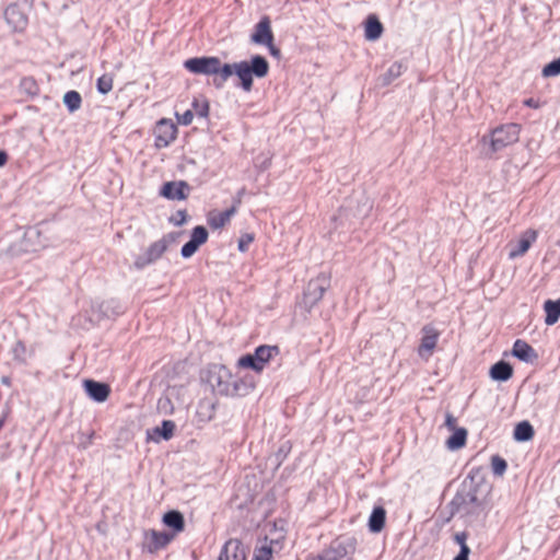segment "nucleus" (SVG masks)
Wrapping results in <instances>:
<instances>
[{"mask_svg": "<svg viewBox=\"0 0 560 560\" xmlns=\"http://www.w3.org/2000/svg\"><path fill=\"white\" fill-rule=\"evenodd\" d=\"M355 546L357 541L352 536L340 535L318 553L310 556L307 560H353Z\"/></svg>", "mask_w": 560, "mask_h": 560, "instance_id": "obj_3", "label": "nucleus"}, {"mask_svg": "<svg viewBox=\"0 0 560 560\" xmlns=\"http://www.w3.org/2000/svg\"><path fill=\"white\" fill-rule=\"evenodd\" d=\"M218 560H246L245 547L238 539H230L223 546Z\"/></svg>", "mask_w": 560, "mask_h": 560, "instance_id": "obj_16", "label": "nucleus"}, {"mask_svg": "<svg viewBox=\"0 0 560 560\" xmlns=\"http://www.w3.org/2000/svg\"><path fill=\"white\" fill-rule=\"evenodd\" d=\"M537 232L534 230L525 231L521 238L516 242V244L511 248L509 253V257L511 259L523 256L530 247V245L536 241Z\"/></svg>", "mask_w": 560, "mask_h": 560, "instance_id": "obj_19", "label": "nucleus"}, {"mask_svg": "<svg viewBox=\"0 0 560 560\" xmlns=\"http://www.w3.org/2000/svg\"><path fill=\"white\" fill-rule=\"evenodd\" d=\"M534 436V429L528 421H522L514 429V439L518 442L529 441Z\"/></svg>", "mask_w": 560, "mask_h": 560, "instance_id": "obj_29", "label": "nucleus"}, {"mask_svg": "<svg viewBox=\"0 0 560 560\" xmlns=\"http://www.w3.org/2000/svg\"><path fill=\"white\" fill-rule=\"evenodd\" d=\"M176 424L172 420H164L161 427H155L152 430V433L149 432V438L155 442H159L160 439L168 441L173 438Z\"/></svg>", "mask_w": 560, "mask_h": 560, "instance_id": "obj_21", "label": "nucleus"}, {"mask_svg": "<svg viewBox=\"0 0 560 560\" xmlns=\"http://www.w3.org/2000/svg\"><path fill=\"white\" fill-rule=\"evenodd\" d=\"M13 352L15 359L20 360L21 362L25 361V358L23 357V354L25 353V346L23 345V342L18 341L13 348Z\"/></svg>", "mask_w": 560, "mask_h": 560, "instance_id": "obj_43", "label": "nucleus"}, {"mask_svg": "<svg viewBox=\"0 0 560 560\" xmlns=\"http://www.w3.org/2000/svg\"><path fill=\"white\" fill-rule=\"evenodd\" d=\"M271 537L266 536L264 540L255 547L252 560H271L273 553H279L282 549L284 538L283 527H272Z\"/></svg>", "mask_w": 560, "mask_h": 560, "instance_id": "obj_8", "label": "nucleus"}, {"mask_svg": "<svg viewBox=\"0 0 560 560\" xmlns=\"http://www.w3.org/2000/svg\"><path fill=\"white\" fill-rule=\"evenodd\" d=\"M206 381L217 394L223 396L237 394V385L233 382L232 373L222 364L210 365L207 370Z\"/></svg>", "mask_w": 560, "mask_h": 560, "instance_id": "obj_4", "label": "nucleus"}, {"mask_svg": "<svg viewBox=\"0 0 560 560\" xmlns=\"http://www.w3.org/2000/svg\"><path fill=\"white\" fill-rule=\"evenodd\" d=\"M372 533H380L384 527H369Z\"/></svg>", "mask_w": 560, "mask_h": 560, "instance_id": "obj_50", "label": "nucleus"}, {"mask_svg": "<svg viewBox=\"0 0 560 560\" xmlns=\"http://www.w3.org/2000/svg\"><path fill=\"white\" fill-rule=\"evenodd\" d=\"M4 19L14 31H23L27 25V16L18 4H10L7 7L4 11Z\"/></svg>", "mask_w": 560, "mask_h": 560, "instance_id": "obj_17", "label": "nucleus"}, {"mask_svg": "<svg viewBox=\"0 0 560 560\" xmlns=\"http://www.w3.org/2000/svg\"><path fill=\"white\" fill-rule=\"evenodd\" d=\"M385 520H386V512H385L384 508L376 506V508H374V510L369 518L368 525H370V526L385 525Z\"/></svg>", "mask_w": 560, "mask_h": 560, "instance_id": "obj_34", "label": "nucleus"}, {"mask_svg": "<svg viewBox=\"0 0 560 560\" xmlns=\"http://www.w3.org/2000/svg\"><path fill=\"white\" fill-rule=\"evenodd\" d=\"M512 353L514 357L526 363H533L538 358L535 349L521 339H517L514 342Z\"/></svg>", "mask_w": 560, "mask_h": 560, "instance_id": "obj_20", "label": "nucleus"}, {"mask_svg": "<svg viewBox=\"0 0 560 560\" xmlns=\"http://www.w3.org/2000/svg\"><path fill=\"white\" fill-rule=\"evenodd\" d=\"M544 311L546 313L545 324L548 326L555 325L560 318V298L558 300H546Z\"/></svg>", "mask_w": 560, "mask_h": 560, "instance_id": "obj_23", "label": "nucleus"}, {"mask_svg": "<svg viewBox=\"0 0 560 560\" xmlns=\"http://www.w3.org/2000/svg\"><path fill=\"white\" fill-rule=\"evenodd\" d=\"M162 521L164 525H184V516L176 510L165 513Z\"/></svg>", "mask_w": 560, "mask_h": 560, "instance_id": "obj_36", "label": "nucleus"}, {"mask_svg": "<svg viewBox=\"0 0 560 560\" xmlns=\"http://www.w3.org/2000/svg\"><path fill=\"white\" fill-rule=\"evenodd\" d=\"M479 502V495L477 489H475V478L469 477L463 482L462 489L457 492L452 501V505L456 508L457 512H467V505L477 504Z\"/></svg>", "mask_w": 560, "mask_h": 560, "instance_id": "obj_9", "label": "nucleus"}, {"mask_svg": "<svg viewBox=\"0 0 560 560\" xmlns=\"http://www.w3.org/2000/svg\"><path fill=\"white\" fill-rule=\"evenodd\" d=\"M177 120L180 125L188 126L191 124L194 119V113L190 109H187L184 114H176Z\"/></svg>", "mask_w": 560, "mask_h": 560, "instance_id": "obj_42", "label": "nucleus"}, {"mask_svg": "<svg viewBox=\"0 0 560 560\" xmlns=\"http://www.w3.org/2000/svg\"><path fill=\"white\" fill-rule=\"evenodd\" d=\"M178 214L182 217L180 220L176 221L175 224L176 225H182L184 222H185V213L183 211H179Z\"/></svg>", "mask_w": 560, "mask_h": 560, "instance_id": "obj_49", "label": "nucleus"}, {"mask_svg": "<svg viewBox=\"0 0 560 560\" xmlns=\"http://www.w3.org/2000/svg\"><path fill=\"white\" fill-rule=\"evenodd\" d=\"M521 127L517 124H505L494 128L490 135L483 136L480 140L487 147L486 154H493L502 149L514 144L520 139Z\"/></svg>", "mask_w": 560, "mask_h": 560, "instance_id": "obj_1", "label": "nucleus"}, {"mask_svg": "<svg viewBox=\"0 0 560 560\" xmlns=\"http://www.w3.org/2000/svg\"><path fill=\"white\" fill-rule=\"evenodd\" d=\"M267 46H268L269 51H270L271 55H273V56H279L280 55V50H279V48L275 47L273 42L270 45H267Z\"/></svg>", "mask_w": 560, "mask_h": 560, "instance_id": "obj_47", "label": "nucleus"}, {"mask_svg": "<svg viewBox=\"0 0 560 560\" xmlns=\"http://www.w3.org/2000/svg\"><path fill=\"white\" fill-rule=\"evenodd\" d=\"M491 468L493 475L501 477L504 475L508 468L506 460L499 455H494L491 458Z\"/></svg>", "mask_w": 560, "mask_h": 560, "instance_id": "obj_35", "label": "nucleus"}, {"mask_svg": "<svg viewBox=\"0 0 560 560\" xmlns=\"http://www.w3.org/2000/svg\"><path fill=\"white\" fill-rule=\"evenodd\" d=\"M2 383H3V384H9V380H8V377H3V378H2Z\"/></svg>", "mask_w": 560, "mask_h": 560, "instance_id": "obj_52", "label": "nucleus"}, {"mask_svg": "<svg viewBox=\"0 0 560 560\" xmlns=\"http://www.w3.org/2000/svg\"><path fill=\"white\" fill-rule=\"evenodd\" d=\"M235 212V207H231L222 212H211L208 217V224L214 230L221 229L230 222Z\"/></svg>", "mask_w": 560, "mask_h": 560, "instance_id": "obj_22", "label": "nucleus"}, {"mask_svg": "<svg viewBox=\"0 0 560 560\" xmlns=\"http://www.w3.org/2000/svg\"><path fill=\"white\" fill-rule=\"evenodd\" d=\"M8 154L4 151L0 150V167L7 163Z\"/></svg>", "mask_w": 560, "mask_h": 560, "instance_id": "obj_48", "label": "nucleus"}, {"mask_svg": "<svg viewBox=\"0 0 560 560\" xmlns=\"http://www.w3.org/2000/svg\"><path fill=\"white\" fill-rule=\"evenodd\" d=\"M250 39L253 43L259 45H270L273 42L269 16L261 18L256 24L255 32L252 34Z\"/></svg>", "mask_w": 560, "mask_h": 560, "instance_id": "obj_14", "label": "nucleus"}, {"mask_svg": "<svg viewBox=\"0 0 560 560\" xmlns=\"http://www.w3.org/2000/svg\"><path fill=\"white\" fill-rule=\"evenodd\" d=\"M513 375V369L510 363L499 361L490 369V376L494 381L505 382Z\"/></svg>", "mask_w": 560, "mask_h": 560, "instance_id": "obj_24", "label": "nucleus"}, {"mask_svg": "<svg viewBox=\"0 0 560 560\" xmlns=\"http://www.w3.org/2000/svg\"><path fill=\"white\" fill-rule=\"evenodd\" d=\"M453 540L460 547L459 553L453 560H468L470 549L467 546L468 533L466 530L454 533Z\"/></svg>", "mask_w": 560, "mask_h": 560, "instance_id": "obj_27", "label": "nucleus"}, {"mask_svg": "<svg viewBox=\"0 0 560 560\" xmlns=\"http://www.w3.org/2000/svg\"><path fill=\"white\" fill-rule=\"evenodd\" d=\"M467 440V430L465 428H458L454 430V433L446 440V446L448 450L455 451L465 446Z\"/></svg>", "mask_w": 560, "mask_h": 560, "instance_id": "obj_28", "label": "nucleus"}, {"mask_svg": "<svg viewBox=\"0 0 560 560\" xmlns=\"http://www.w3.org/2000/svg\"><path fill=\"white\" fill-rule=\"evenodd\" d=\"M524 105L530 108H538L539 103L534 98H527L524 101Z\"/></svg>", "mask_w": 560, "mask_h": 560, "instance_id": "obj_46", "label": "nucleus"}, {"mask_svg": "<svg viewBox=\"0 0 560 560\" xmlns=\"http://www.w3.org/2000/svg\"><path fill=\"white\" fill-rule=\"evenodd\" d=\"M330 287V276L322 272L316 278L311 279L303 292L301 306L310 312L323 299L325 292Z\"/></svg>", "mask_w": 560, "mask_h": 560, "instance_id": "obj_6", "label": "nucleus"}, {"mask_svg": "<svg viewBox=\"0 0 560 560\" xmlns=\"http://www.w3.org/2000/svg\"><path fill=\"white\" fill-rule=\"evenodd\" d=\"M177 135V127L171 120L163 118L161 119L155 128V140L158 147H167L172 141L175 140Z\"/></svg>", "mask_w": 560, "mask_h": 560, "instance_id": "obj_12", "label": "nucleus"}, {"mask_svg": "<svg viewBox=\"0 0 560 560\" xmlns=\"http://www.w3.org/2000/svg\"><path fill=\"white\" fill-rule=\"evenodd\" d=\"M456 418L451 413V412H447L445 415V427L451 430V431H454L456 430Z\"/></svg>", "mask_w": 560, "mask_h": 560, "instance_id": "obj_44", "label": "nucleus"}, {"mask_svg": "<svg viewBox=\"0 0 560 560\" xmlns=\"http://www.w3.org/2000/svg\"><path fill=\"white\" fill-rule=\"evenodd\" d=\"M254 241V235L250 233L243 234L238 240V249L240 252H246L248 249L249 244Z\"/></svg>", "mask_w": 560, "mask_h": 560, "instance_id": "obj_40", "label": "nucleus"}, {"mask_svg": "<svg viewBox=\"0 0 560 560\" xmlns=\"http://www.w3.org/2000/svg\"><path fill=\"white\" fill-rule=\"evenodd\" d=\"M383 33V25L375 15H370L365 22V38L376 40Z\"/></svg>", "mask_w": 560, "mask_h": 560, "instance_id": "obj_25", "label": "nucleus"}, {"mask_svg": "<svg viewBox=\"0 0 560 560\" xmlns=\"http://www.w3.org/2000/svg\"><path fill=\"white\" fill-rule=\"evenodd\" d=\"M63 104L67 106L70 113H74L81 107L82 97L80 93L74 90L68 91L63 95Z\"/></svg>", "mask_w": 560, "mask_h": 560, "instance_id": "obj_32", "label": "nucleus"}, {"mask_svg": "<svg viewBox=\"0 0 560 560\" xmlns=\"http://www.w3.org/2000/svg\"><path fill=\"white\" fill-rule=\"evenodd\" d=\"M237 365L243 369H250L257 373L265 369V365L256 359V351L253 354H246L238 359Z\"/></svg>", "mask_w": 560, "mask_h": 560, "instance_id": "obj_31", "label": "nucleus"}, {"mask_svg": "<svg viewBox=\"0 0 560 560\" xmlns=\"http://www.w3.org/2000/svg\"><path fill=\"white\" fill-rule=\"evenodd\" d=\"M192 107L199 117H207L209 114V103L206 98H195Z\"/></svg>", "mask_w": 560, "mask_h": 560, "instance_id": "obj_39", "label": "nucleus"}, {"mask_svg": "<svg viewBox=\"0 0 560 560\" xmlns=\"http://www.w3.org/2000/svg\"><path fill=\"white\" fill-rule=\"evenodd\" d=\"M25 236V240H34V238H39L40 236V231L37 229V228H28L24 234Z\"/></svg>", "mask_w": 560, "mask_h": 560, "instance_id": "obj_45", "label": "nucleus"}, {"mask_svg": "<svg viewBox=\"0 0 560 560\" xmlns=\"http://www.w3.org/2000/svg\"><path fill=\"white\" fill-rule=\"evenodd\" d=\"M176 233H168L165 234L161 240L152 243L143 254L136 257L133 262L135 268L140 270L155 262L167 250L168 246L176 242Z\"/></svg>", "mask_w": 560, "mask_h": 560, "instance_id": "obj_7", "label": "nucleus"}, {"mask_svg": "<svg viewBox=\"0 0 560 560\" xmlns=\"http://www.w3.org/2000/svg\"><path fill=\"white\" fill-rule=\"evenodd\" d=\"M405 68L400 62H394L387 70V72L383 75V84L387 85L392 83L395 79L401 75Z\"/></svg>", "mask_w": 560, "mask_h": 560, "instance_id": "obj_33", "label": "nucleus"}, {"mask_svg": "<svg viewBox=\"0 0 560 560\" xmlns=\"http://www.w3.org/2000/svg\"><path fill=\"white\" fill-rule=\"evenodd\" d=\"M560 74V57L547 63L542 70L541 75L544 78H552Z\"/></svg>", "mask_w": 560, "mask_h": 560, "instance_id": "obj_37", "label": "nucleus"}, {"mask_svg": "<svg viewBox=\"0 0 560 560\" xmlns=\"http://www.w3.org/2000/svg\"><path fill=\"white\" fill-rule=\"evenodd\" d=\"M234 74L241 80L242 89L249 92L253 88V77L265 78L269 72V63L265 57L256 55L249 62H234Z\"/></svg>", "mask_w": 560, "mask_h": 560, "instance_id": "obj_2", "label": "nucleus"}, {"mask_svg": "<svg viewBox=\"0 0 560 560\" xmlns=\"http://www.w3.org/2000/svg\"><path fill=\"white\" fill-rule=\"evenodd\" d=\"M422 334L423 336L418 348V354L421 358L428 360L432 355V352L436 347L440 334L434 327L430 325H425L422 328Z\"/></svg>", "mask_w": 560, "mask_h": 560, "instance_id": "obj_13", "label": "nucleus"}, {"mask_svg": "<svg viewBox=\"0 0 560 560\" xmlns=\"http://www.w3.org/2000/svg\"><path fill=\"white\" fill-rule=\"evenodd\" d=\"M234 63H222L219 59L217 72L214 73L213 84L217 88H222L224 82L234 74Z\"/></svg>", "mask_w": 560, "mask_h": 560, "instance_id": "obj_26", "label": "nucleus"}, {"mask_svg": "<svg viewBox=\"0 0 560 560\" xmlns=\"http://www.w3.org/2000/svg\"><path fill=\"white\" fill-rule=\"evenodd\" d=\"M84 388L89 397L97 402H104L110 394V388L107 384L93 380H86Z\"/></svg>", "mask_w": 560, "mask_h": 560, "instance_id": "obj_18", "label": "nucleus"}, {"mask_svg": "<svg viewBox=\"0 0 560 560\" xmlns=\"http://www.w3.org/2000/svg\"><path fill=\"white\" fill-rule=\"evenodd\" d=\"M208 236L209 234L205 226L198 225L194 228L190 235V240L182 247V257H191L198 250V248L207 242Z\"/></svg>", "mask_w": 560, "mask_h": 560, "instance_id": "obj_11", "label": "nucleus"}, {"mask_svg": "<svg viewBox=\"0 0 560 560\" xmlns=\"http://www.w3.org/2000/svg\"><path fill=\"white\" fill-rule=\"evenodd\" d=\"M44 246H45V244H44V243L38 242V244H37V245H35V246L32 248V250H37L38 248H42V247H44Z\"/></svg>", "mask_w": 560, "mask_h": 560, "instance_id": "obj_51", "label": "nucleus"}, {"mask_svg": "<svg viewBox=\"0 0 560 560\" xmlns=\"http://www.w3.org/2000/svg\"><path fill=\"white\" fill-rule=\"evenodd\" d=\"M97 91L101 94H107L113 89V77L110 74H103L97 80Z\"/></svg>", "mask_w": 560, "mask_h": 560, "instance_id": "obj_38", "label": "nucleus"}, {"mask_svg": "<svg viewBox=\"0 0 560 560\" xmlns=\"http://www.w3.org/2000/svg\"><path fill=\"white\" fill-rule=\"evenodd\" d=\"M256 359L266 365L273 357L279 354V348L277 346H259L256 348Z\"/></svg>", "mask_w": 560, "mask_h": 560, "instance_id": "obj_30", "label": "nucleus"}, {"mask_svg": "<svg viewBox=\"0 0 560 560\" xmlns=\"http://www.w3.org/2000/svg\"><path fill=\"white\" fill-rule=\"evenodd\" d=\"M171 530H156L154 528L145 529L143 532L141 548L142 551L148 553H156L164 549L172 540L175 539L178 533L185 527H171Z\"/></svg>", "mask_w": 560, "mask_h": 560, "instance_id": "obj_5", "label": "nucleus"}, {"mask_svg": "<svg viewBox=\"0 0 560 560\" xmlns=\"http://www.w3.org/2000/svg\"><path fill=\"white\" fill-rule=\"evenodd\" d=\"M189 185L184 182H167L161 189V195L171 200H185L188 197Z\"/></svg>", "mask_w": 560, "mask_h": 560, "instance_id": "obj_15", "label": "nucleus"}, {"mask_svg": "<svg viewBox=\"0 0 560 560\" xmlns=\"http://www.w3.org/2000/svg\"><path fill=\"white\" fill-rule=\"evenodd\" d=\"M219 65L218 57H196L187 59L185 68L196 74L214 75Z\"/></svg>", "mask_w": 560, "mask_h": 560, "instance_id": "obj_10", "label": "nucleus"}, {"mask_svg": "<svg viewBox=\"0 0 560 560\" xmlns=\"http://www.w3.org/2000/svg\"><path fill=\"white\" fill-rule=\"evenodd\" d=\"M158 409L163 413H170L173 411V405L168 397H161L158 401Z\"/></svg>", "mask_w": 560, "mask_h": 560, "instance_id": "obj_41", "label": "nucleus"}]
</instances>
